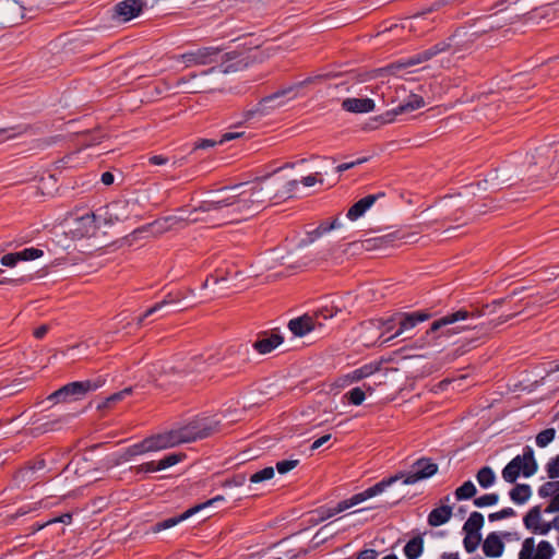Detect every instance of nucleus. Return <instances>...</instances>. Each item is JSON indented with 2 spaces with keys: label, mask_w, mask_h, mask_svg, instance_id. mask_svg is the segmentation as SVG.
<instances>
[{
  "label": "nucleus",
  "mask_w": 559,
  "mask_h": 559,
  "mask_svg": "<svg viewBox=\"0 0 559 559\" xmlns=\"http://www.w3.org/2000/svg\"><path fill=\"white\" fill-rule=\"evenodd\" d=\"M267 177L254 181L241 182L221 189L212 199L201 202L193 213H205L202 221L214 222L216 225L239 222L248 216L259 213L267 201L277 198L264 182ZM195 216L192 221H199Z\"/></svg>",
  "instance_id": "nucleus-1"
},
{
  "label": "nucleus",
  "mask_w": 559,
  "mask_h": 559,
  "mask_svg": "<svg viewBox=\"0 0 559 559\" xmlns=\"http://www.w3.org/2000/svg\"><path fill=\"white\" fill-rule=\"evenodd\" d=\"M480 317L481 312L465 308L448 313L431 323L426 331L424 342L428 346H440L443 338H451L463 331L476 328L473 322Z\"/></svg>",
  "instance_id": "nucleus-2"
},
{
  "label": "nucleus",
  "mask_w": 559,
  "mask_h": 559,
  "mask_svg": "<svg viewBox=\"0 0 559 559\" xmlns=\"http://www.w3.org/2000/svg\"><path fill=\"white\" fill-rule=\"evenodd\" d=\"M217 423L209 418H199L190 421L188 425L178 429L164 432V439L167 448H173L181 443L193 442L198 439H204L216 431Z\"/></svg>",
  "instance_id": "nucleus-3"
},
{
  "label": "nucleus",
  "mask_w": 559,
  "mask_h": 559,
  "mask_svg": "<svg viewBox=\"0 0 559 559\" xmlns=\"http://www.w3.org/2000/svg\"><path fill=\"white\" fill-rule=\"evenodd\" d=\"M538 465L534 457V451L526 445L522 455L514 456L502 469V477L507 483L514 484L523 474L524 477H531L537 472Z\"/></svg>",
  "instance_id": "nucleus-4"
},
{
  "label": "nucleus",
  "mask_w": 559,
  "mask_h": 559,
  "mask_svg": "<svg viewBox=\"0 0 559 559\" xmlns=\"http://www.w3.org/2000/svg\"><path fill=\"white\" fill-rule=\"evenodd\" d=\"M104 383L105 380L103 379L71 382L52 392L47 400L55 404L78 401L88 392L97 390Z\"/></svg>",
  "instance_id": "nucleus-5"
},
{
  "label": "nucleus",
  "mask_w": 559,
  "mask_h": 559,
  "mask_svg": "<svg viewBox=\"0 0 559 559\" xmlns=\"http://www.w3.org/2000/svg\"><path fill=\"white\" fill-rule=\"evenodd\" d=\"M219 64L212 67L207 71H203L201 76L205 78L209 73L218 72L222 74H228L245 70L250 63L253 62L249 51H229L219 52Z\"/></svg>",
  "instance_id": "nucleus-6"
},
{
  "label": "nucleus",
  "mask_w": 559,
  "mask_h": 559,
  "mask_svg": "<svg viewBox=\"0 0 559 559\" xmlns=\"http://www.w3.org/2000/svg\"><path fill=\"white\" fill-rule=\"evenodd\" d=\"M104 221L108 223L124 222L141 216L140 203L135 199H119L104 209Z\"/></svg>",
  "instance_id": "nucleus-7"
},
{
  "label": "nucleus",
  "mask_w": 559,
  "mask_h": 559,
  "mask_svg": "<svg viewBox=\"0 0 559 559\" xmlns=\"http://www.w3.org/2000/svg\"><path fill=\"white\" fill-rule=\"evenodd\" d=\"M451 47L452 44L447 41H440L421 52H418L414 56L391 63L390 66H388L386 70L392 74H397L399 71L426 62L436 57L437 55L448 51Z\"/></svg>",
  "instance_id": "nucleus-8"
},
{
  "label": "nucleus",
  "mask_w": 559,
  "mask_h": 559,
  "mask_svg": "<svg viewBox=\"0 0 559 559\" xmlns=\"http://www.w3.org/2000/svg\"><path fill=\"white\" fill-rule=\"evenodd\" d=\"M431 318V313L428 311H415V312H397L389 318V323H397L396 331L383 342H389L392 338L401 336L408 331L413 330L418 323L427 321Z\"/></svg>",
  "instance_id": "nucleus-9"
},
{
  "label": "nucleus",
  "mask_w": 559,
  "mask_h": 559,
  "mask_svg": "<svg viewBox=\"0 0 559 559\" xmlns=\"http://www.w3.org/2000/svg\"><path fill=\"white\" fill-rule=\"evenodd\" d=\"M219 52L221 48L209 46L176 56L174 59L183 62L186 67L206 66L211 63H217L219 60Z\"/></svg>",
  "instance_id": "nucleus-10"
},
{
  "label": "nucleus",
  "mask_w": 559,
  "mask_h": 559,
  "mask_svg": "<svg viewBox=\"0 0 559 559\" xmlns=\"http://www.w3.org/2000/svg\"><path fill=\"white\" fill-rule=\"evenodd\" d=\"M437 472L438 464L433 463L430 459L420 457L412 464L408 473H404L402 480L405 485H413L433 476Z\"/></svg>",
  "instance_id": "nucleus-11"
},
{
  "label": "nucleus",
  "mask_w": 559,
  "mask_h": 559,
  "mask_svg": "<svg viewBox=\"0 0 559 559\" xmlns=\"http://www.w3.org/2000/svg\"><path fill=\"white\" fill-rule=\"evenodd\" d=\"M555 548L548 540H542L535 547L533 537H527L522 543L519 559H552Z\"/></svg>",
  "instance_id": "nucleus-12"
},
{
  "label": "nucleus",
  "mask_w": 559,
  "mask_h": 559,
  "mask_svg": "<svg viewBox=\"0 0 559 559\" xmlns=\"http://www.w3.org/2000/svg\"><path fill=\"white\" fill-rule=\"evenodd\" d=\"M144 8L145 2L143 0H123L114 7L112 17L126 23L139 16Z\"/></svg>",
  "instance_id": "nucleus-13"
},
{
  "label": "nucleus",
  "mask_w": 559,
  "mask_h": 559,
  "mask_svg": "<svg viewBox=\"0 0 559 559\" xmlns=\"http://www.w3.org/2000/svg\"><path fill=\"white\" fill-rule=\"evenodd\" d=\"M164 449H167V443L164 439V435L159 433L156 436L145 438L141 442L129 447L127 450V454L130 456H135L146 452L158 451Z\"/></svg>",
  "instance_id": "nucleus-14"
},
{
  "label": "nucleus",
  "mask_w": 559,
  "mask_h": 559,
  "mask_svg": "<svg viewBox=\"0 0 559 559\" xmlns=\"http://www.w3.org/2000/svg\"><path fill=\"white\" fill-rule=\"evenodd\" d=\"M224 500V497L218 495L203 503H200V504H197L190 509H188L187 511H185L178 518H170V519H167L163 522H159L155 525V528L154 531L155 532H159L162 530H166V528H169V527H173L175 526L176 524H178L179 522L190 518L191 515L195 514L197 512L210 507V506H213L214 503H216L217 501H223Z\"/></svg>",
  "instance_id": "nucleus-15"
},
{
  "label": "nucleus",
  "mask_w": 559,
  "mask_h": 559,
  "mask_svg": "<svg viewBox=\"0 0 559 559\" xmlns=\"http://www.w3.org/2000/svg\"><path fill=\"white\" fill-rule=\"evenodd\" d=\"M295 91V87L290 86L281 91H277L269 96L263 97L259 104L255 110H248L246 112V119H250L255 112H264L265 110L273 109L277 106H282L283 102H277L280 98H283L287 95L293 94Z\"/></svg>",
  "instance_id": "nucleus-16"
},
{
  "label": "nucleus",
  "mask_w": 559,
  "mask_h": 559,
  "mask_svg": "<svg viewBox=\"0 0 559 559\" xmlns=\"http://www.w3.org/2000/svg\"><path fill=\"white\" fill-rule=\"evenodd\" d=\"M425 106V100L417 94L408 95L407 99L394 107L392 110L385 112V121L391 122L393 118L399 115L412 112Z\"/></svg>",
  "instance_id": "nucleus-17"
},
{
  "label": "nucleus",
  "mask_w": 559,
  "mask_h": 559,
  "mask_svg": "<svg viewBox=\"0 0 559 559\" xmlns=\"http://www.w3.org/2000/svg\"><path fill=\"white\" fill-rule=\"evenodd\" d=\"M374 102L371 98H345L342 109L353 114H366L374 110Z\"/></svg>",
  "instance_id": "nucleus-18"
},
{
  "label": "nucleus",
  "mask_w": 559,
  "mask_h": 559,
  "mask_svg": "<svg viewBox=\"0 0 559 559\" xmlns=\"http://www.w3.org/2000/svg\"><path fill=\"white\" fill-rule=\"evenodd\" d=\"M383 195H384V193L366 195L365 198L360 199L359 201H357L349 207L346 216L350 221H356L357 218L361 217L366 213V211L369 210L379 198H381Z\"/></svg>",
  "instance_id": "nucleus-19"
},
{
  "label": "nucleus",
  "mask_w": 559,
  "mask_h": 559,
  "mask_svg": "<svg viewBox=\"0 0 559 559\" xmlns=\"http://www.w3.org/2000/svg\"><path fill=\"white\" fill-rule=\"evenodd\" d=\"M284 338L280 334H262L259 338L253 343V348L262 355L271 353L277 346L283 343Z\"/></svg>",
  "instance_id": "nucleus-20"
},
{
  "label": "nucleus",
  "mask_w": 559,
  "mask_h": 559,
  "mask_svg": "<svg viewBox=\"0 0 559 559\" xmlns=\"http://www.w3.org/2000/svg\"><path fill=\"white\" fill-rule=\"evenodd\" d=\"M483 551L487 557L498 558L504 551V543L497 532L489 533L483 542Z\"/></svg>",
  "instance_id": "nucleus-21"
},
{
  "label": "nucleus",
  "mask_w": 559,
  "mask_h": 559,
  "mask_svg": "<svg viewBox=\"0 0 559 559\" xmlns=\"http://www.w3.org/2000/svg\"><path fill=\"white\" fill-rule=\"evenodd\" d=\"M404 477V473H399L394 476H391L389 478L382 479L381 481L377 483L376 485L367 488L366 490L357 493L358 499L360 501H365L369 498H372L381 492H383L389 486L393 485L397 480L402 479Z\"/></svg>",
  "instance_id": "nucleus-22"
},
{
  "label": "nucleus",
  "mask_w": 559,
  "mask_h": 559,
  "mask_svg": "<svg viewBox=\"0 0 559 559\" xmlns=\"http://www.w3.org/2000/svg\"><path fill=\"white\" fill-rule=\"evenodd\" d=\"M404 477V473H399L394 476H391L389 478L382 479L381 481L377 483L376 485L367 488L366 490L357 493L358 499L360 501H365L369 498H372L381 492H383L389 486L393 485L397 480L402 479Z\"/></svg>",
  "instance_id": "nucleus-23"
},
{
  "label": "nucleus",
  "mask_w": 559,
  "mask_h": 559,
  "mask_svg": "<svg viewBox=\"0 0 559 559\" xmlns=\"http://www.w3.org/2000/svg\"><path fill=\"white\" fill-rule=\"evenodd\" d=\"M288 329L298 337H302L314 329V321L310 316H301L288 322Z\"/></svg>",
  "instance_id": "nucleus-24"
},
{
  "label": "nucleus",
  "mask_w": 559,
  "mask_h": 559,
  "mask_svg": "<svg viewBox=\"0 0 559 559\" xmlns=\"http://www.w3.org/2000/svg\"><path fill=\"white\" fill-rule=\"evenodd\" d=\"M452 518V507L441 506L430 511L428 514V524L430 526H440L445 524Z\"/></svg>",
  "instance_id": "nucleus-25"
},
{
  "label": "nucleus",
  "mask_w": 559,
  "mask_h": 559,
  "mask_svg": "<svg viewBox=\"0 0 559 559\" xmlns=\"http://www.w3.org/2000/svg\"><path fill=\"white\" fill-rule=\"evenodd\" d=\"M510 499L516 504H524L532 496L531 486L516 484L509 492Z\"/></svg>",
  "instance_id": "nucleus-26"
},
{
  "label": "nucleus",
  "mask_w": 559,
  "mask_h": 559,
  "mask_svg": "<svg viewBox=\"0 0 559 559\" xmlns=\"http://www.w3.org/2000/svg\"><path fill=\"white\" fill-rule=\"evenodd\" d=\"M424 551V539L420 535L413 537L404 547L407 559H417Z\"/></svg>",
  "instance_id": "nucleus-27"
},
{
  "label": "nucleus",
  "mask_w": 559,
  "mask_h": 559,
  "mask_svg": "<svg viewBox=\"0 0 559 559\" xmlns=\"http://www.w3.org/2000/svg\"><path fill=\"white\" fill-rule=\"evenodd\" d=\"M542 522V507L535 506L533 507L523 518L524 526L531 531L532 533L536 527L539 526Z\"/></svg>",
  "instance_id": "nucleus-28"
},
{
  "label": "nucleus",
  "mask_w": 559,
  "mask_h": 559,
  "mask_svg": "<svg viewBox=\"0 0 559 559\" xmlns=\"http://www.w3.org/2000/svg\"><path fill=\"white\" fill-rule=\"evenodd\" d=\"M484 516L480 512L474 511L469 514L468 519L463 525V532L480 534L484 526Z\"/></svg>",
  "instance_id": "nucleus-29"
},
{
  "label": "nucleus",
  "mask_w": 559,
  "mask_h": 559,
  "mask_svg": "<svg viewBox=\"0 0 559 559\" xmlns=\"http://www.w3.org/2000/svg\"><path fill=\"white\" fill-rule=\"evenodd\" d=\"M28 127L24 124H16L0 128V143H3L9 140H13L19 135L24 134L27 131Z\"/></svg>",
  "instance_id": "nucleus-30"
},
{
  "label": "nucleus",
  "mask_w": 559,
  "mask_h": 559,
  "mask_svg": "<svg viewBox=\"0 0 559 559\" xmlns=\"http://www.w3.org/2000/svg\"><path fill=\"white\" fill-rule=\"evenodd\" d=\"M364 389H366L369 392L372 391V388L370 385L364 384V388L356 386L349 390L345 394V397H347L348 402L353 405H361L366 399V393Z\"/></svg>",
  "instance_id": "nucleus-31"
},
{
  "label": "nucleus",
  "mask_w": 559,
  "mask_h": 559,
  "mask_svg": "<svg viewBox=\"0 0 559 559\" xmlns=\"http://www.w3.org/2000/svg\"><path fill=\"white\" fill-rule=\"evenodd\" d=\"M377 370H378V367L376 365L367 364L358 369L353 370L350 373L347 374V378L352 382H357V381H360V380L371 376Z\"/></svg>",
  "instance_id": "nucleus-32"
},
{
  "label": "nucleus",
  "mask_w": 559,
  "mask_h": 559,
  "mask_svg": "<svg viewBox=\"0 0 559 559\" xmlns=\"http://www.w3.org/2000/svg\"><path fill=\"white\" fill-rule=\"evenodd\" d=\"M476 479L480 487L489 488L495 484L496 475L491 467L484 466L477 472Z\"/></svg>",
  "instance_id": "nucleus-33"
},
{
  "label": "nucleus",
  "mask_w": 559,
  "mask_h": 559,
  "mask_svg": "<svg viewBox=\"0 0 559 559\" xmlns=\"http://www.w3.org/2000/svg\"><path fill=\"white\" fill-rule=\"evenodd\" d=\"M102 209L95 213L85 214L79 218V222L86 228L85 233H90L98 227L99 221L103 218Z\"/></svg>",
  "instance_id": "nucleus-34"
},
{
  "label": "nucleus",
  "mask_w": 559,
  "mask_h": 559,
  "mask_svg": "<svg viewBox=\"0 0 559 559\" xmlns=\"http://www.w3.org/2000/svg\"><path fill=\"white\" fill-rule=\"evenodd\" d=\"M178 300H179V298L174 297L171 293L167 294L166 297L162 301L155 304L153 307L147 309L143 313V316L139 317L138 324H142L145 318H147V317L152 316L153 313H155L156 311L160 310L164 306L175 304Z\"/></svg>",
  "instance_id": "nucleus-35"
},
{
  "label": "nucleus",
  "mask_w": 559,
  "mask_h": 559,
  "mask_svg": "<svg viewBox=\"0 0 559 559\" xmlns=\"http://www.w3.org/2000/svg\"><path fill=\"white\" fill-rule=\"evenodd\" d=\"M477 492V489L472 480H466L455 490L456 500H467L473 498Z\"/></svg>",
  "instance_id": "nucleus-36"
},
{
  "label": "nucleus",
  "mask_w": 559,
  "mask_h": 559,
  "mask_svg": "<svg viewBox=\"0 0 559 559\" xmlns=\"http://www.w3.org/2000/svg\"><path fill=\"white\" fill-rule=\"evenodd\" d=\"M46 466V462L44 459H38L34 462H28L25 467L21 468L17 474L16 478H21L24 480L29 473H34L37 471L44 469Z\"/></svg>",
  "instance_id": "nucleus-37"
},
{
  "label": "nucleus",
  "mask_w": 559,
  "mask_h": 559,
  "mask_svg": "<svg viewBox=\"0 0 559 559\" xmlns=\"http://www.w3.org/2000/svg\"><path fill=\"white\" fill-rule=\"evenodd\" d=\"M464 533H465V537L463 539L464 548H465L466 552L472 554L478 548V546L481 542V534H475V533H469V532H464Z\"/></svg>",
  "instance_id": "nucleus-38"
},
{
  "label": "nucleus",
  "mask_w": 559,
  "mask_h": 559,
  "mask_svg": "<svg viewBox=\"0 0 559 559\" xmlns=\"http://www.w3.org/2000/svg\"><path fill=\"white\" fill-rule=\"evenodd\" d=\"M132 392V388H126L119 392H116L108 396L103 404L98 406V408H109L112 404L123 400L126 396L130 395Z\"/></svg>",
  "instance_id": "nucleus-39"
},
{
  "label": "nucleus",
  "mask_w": 559,
  "mask_h": 559,
  "mask_svg": "<svg viewBox=\"0 0 559 559\" xmlns=\"http://www.w3.org/2000/svg\"><path fill=\"white\" fill-rule=\"evenodd\" d=\"M559 492V480H551L543 484L538 488V495L542 498H548Z\"/></svg>",
  "instance_id": "nucleus-40"
},
{
  "label": "nucleus",
  "mask_w": 559,
  "mask_h": 559,
  "mask_svg": "<svg viewBox=\"0 0 559 559\" xmlns=\"http://www.w3.org/2000/svg\"><path fill=\"white\" fill-rule=\"evenodd\" d=\"M552 156V152L548 146H542L536 150L535 154L532 155V159H534V164H540L542 167L548 164V159Z\"/></svg>",
  "instance_id": "nucleus-41"
},
{
  "label": "nucleus",
  "mask_w": 559,
  "mask_h": 559,
  "mask_svg": "<svg viewBox=\"0 0 559 559\" xmlns=\"http://www.w3.org/2000/svg\"><path fill=\"white\" fill-rule=\"evenodd\" d=\"M555 436H556V430L554 428H547L545 430H542L536 436V444L539 448H545L555 439Z\"/></svg>",
  "instance_id": "nucleus-42"
},
{
  "label": "nucleus",
  "mask_w": 559,
  "mask_h": 559,
  "mask_svg": "<svg viewBox=\"0 0 559 559\" xmlns=\"http://www.w3.org/2000/svg\"><path fill=\"white\" fill-rule=\"evenodd\" d=\"M19 261H31L44 255V251L37 248H25L16 252Z\"/></svg>",
  "instance_id": "nucleus-43"
},
{
  "label": "nucleus",
  "mask_w": 559,
  "mask_h": 559,
  "mask_svg": "<svg viewBox=\"0 0 559 559\" xmlns=\"http://www.w3.org/2000/svg\"><path fill=\"white\" fill-rule=\"evenodd\" d=\"M499 501L497 493H486L474 499L473 503L477 508H484L487 506H493Z\"/></svg>",
  "instance_id": "nucleus-44"
},
{
  "label": "nucleus",
  "mask_w": 559,
  "mask_h": 559,
  "mask_svg": "<svg viewBox=\"0 0 559 559\" xmlns=\"http://www.w3.org/2000/svg\"><path fill=\"white\" fill-rule=\"evenodd\" d=\"M185 457V454L182 453H170L164 456L162 460L158 461L159 468L166 469L170 466H174L175 464L179 463Z\"/></svg>",
  "instance_id": "nucleus-45"
},
{
  "label": "nucleus",
  "mask_w": 559,
  "mask_h": 559,
  "mask_svg": "<svg viewBox=\"0 0 559 559\" xmlns=\"http://www.w3.org/2000/svg\"><path fill=\"white\" fill-rule=\"evenodd\" d=\"M274 476V468L272 466L264 467L263 469L250 476L251 483H261L271 479Z\"/></svg>",
  "instance_id": "nucleus-46"
},
{
  "label": "nucleus",
  "mask_w": 559,
  "mask_h": 559,
  "mask_svg": "<svg viewBox=\"0 0 559 559\" xmlns=\"http://www.w3.org/2000/svg\"><path fill=\"white\" fill-rule=\"evenodd\" d=\"M525 289V287H521L520 289H515L510 296H508L507 298H500V299H496L492 301L491 305H485L481 309H477V308H472L471 311H479L481 312V317L486 313V310L491 308V307H500L507 299L511 298L512 296L519 294V293H522L523 290Z\"/></svg>",
  "instance_id": "nucleus-47"
},
{
  "label": "nucleus",
  "mask_w": 559,
  "mask_h": 559,
  "mask_svg": "<svg viewBox=\"0 0 559 559\" xmlns=\"http://www.w3.org/2000/svg\"><path fill=\"white\" fill-rule=\"evenodd\" d=\"M546 471L549 478L556 479L559 477V454L547 463Z\"/></svg>",
  "instance_id": "nucleus-48"
},
{
  "label": "nucleus",
  "mask_w": 559,
  "mask_h": 559,
  "mask_svg": "<svg viewBox=\"0 0 559 559\" xmlns=\"http://www.w3.org/2000/svg\"><path fill=\"white\" fill-rule=\"evenodd\" d=\"M299 464V460H284L276 463V469L280 474H286Z\"/></svg>",
  "instance_id": "nucleus-49"
},
{
  "label": "nucleus",
  "mask_w": 559,
  "mask_h": 559,
  "mask_svg": "<svg viewBox=\"0 0 559 559\" xmlns=\"http://www.w3.org/2000/svg\"><path fill=\"white\" fill-rule=\"evenodd\" d=\"M516 513L515 511L512 509V508H504L498 512H495V513H490L488 515V519L490 522H495V521H499V520H502V519H507V518H512L514 516Z\"/></svg>",
  "instance_id": "nucleus-50"
},
{
  "label": "nucleus",
  "mask_w": 559,
  "mask_h": 559,
  "mask_svg": "<svg viewBox=\"0 0 559 559\" xmlns=\"http://www.w3.org/2000/svg\"><path fill=\"white\" fill-rule=\"evenodd\" d=\"M359 503H361V501H360V499H358L357 493H356L352 498L338 502L337 506L335 507V512L341 513V512H343L354 506H357Z\"/></svg>",
  "instance_id": "nucleus-51"
},
{
  "label": "nucleus",
  "mask_w": 559,
  "mask_h": 559,
  "mask_svg": "<svg viewBox=\"0 0 559 559\" xmlns=\"http://www.w3.org/2000/svg\"><path fill=\"white\" fill-rule=\"evenodd\" d=\"M338 226H340V223H338L337 218L333 219V222L330 223V224L329 223H322L313 231V235L316 237H320L323 234H325V233H328V231H330V230H332V229H334V228H336Z\"/></svg>",
  "instance_id": "nucleus-52"
},
{
  "label": "nucleus",
  "mask_w": 559,
  "mask_h": 559,
  "mask_svg": "<svg viewBox=\"0 0 559 559\" xmlns=\"http://www.w3.org/2000/svg\"><path fill=\"white\" fill-rule=\"evenodd\" d=\"M155 471H162V469L159 468V463L154 462V461L143 463L136 467L138 473H150V472H155Z\"/></svg>",
  "instance_id": "nucleus-53"
},
{
  "label": "nucleus",
  "mask_w": 559,
  "mask_h": 559,
  "mask_svg": "<svg viewBox=\"0 0 559 559\" xmlns=\"http://www.w3.org/2000/svg\"><path fill=\"white\" fill-rule=\"evenodd\" d=\"M20 262L16 252L7 253L1 258V264L3 266L13 267Z\"/></svg>",
  "instance_id": "nucleus-54"
},
{
  "label": "nucleus",
  "mask_w": 559,
  "mask_h": 559,
  "mask_svg": "<svg viewBox=\"0 0 559 559\" xmlns=\"http://www.w3.org/2000/svg\"><path fill=\"white\" fill-rule=\"evenodd\" d=\"M552 528H555L554 520L550 522H540L539 526L535 528L534 534L547 535Z\"/></svg>",
  "instance_id": "nucleus-55"
},
{
  "label": "nucleus",
  "mask_w": 559,
  "mask_h": 559,
  "mask_svg": "<svg viewBox=\"0 0 559 559\" xmlns=\"http://www.w3.org/2000/svg\"><path fill=\"white\" fill-rule=\"evenodd\" d=\"M367 160L366 157L364 158H358L356 160H353V162H349V163H343V164H340L337 167H336V171L337 173H343L345 170H348L353 167H355L356 165H360L362 163H365Z\"/></svg>",
  "instance_id": "nucleus-56"
},
{
  "label": "nucleus",
  "mask_w": 559,
  "mask_h": 559,
  "mask_svg": "<svg viewBox=\"0 0 559 559\" xmlns=\"http://www.w3.org/2000/svg\"><path fill=\"white\" fill-rule=\"evenodd\" d=\"M58 424V421H47L45 424H41L33 429L34 435L38 433H45L47 431H51L55 429V426Z\"/></svg>",
  "instance_id": "nucleus-57"
},
{
  "label": "nucleus",
  "mask_w": 559,
  "mask_h": 559,
  "mask_svg": "<svg viewBox=\"0 0 559 559\" xmlns=\"http://www.w3.org/2000/svg\"><path fill=\"white\" fill-rule=\"evenodd\" d=\"M545 513L559 512V492L551 497L549 504L544 510Z\"/></svg>",
  "instance_id": "nucleus-58"
},
{
  "label": "nucleus",
  "mask_w": 559,
  "mask_h": 559,
  "mask_svg": "<svg viewBox=\"0 0 559 559\" xmlns=\"http://www.w3.org/2000/svg\"><path fill=\"white\" fill-rule=\"evenodd\" d=\"M72 521V515L70 513H66V514H62L61 516L59 518H56L53 520H50L48 521L47 523L45 524H41L37 527V530H41L43 527H45L46 525L50 524V523H56V522H60V523H64V524H70Z\"/></svg>",
  "instance_id": "nucleus-59"
},
{
  "label": "nucleus",
  "mask_w": 559,
  "mask_h": 559,
  "mask_svg": "<svg viewBox=\"0 0 559 559\" xmlns=\"http://www.w3.org/2000/svg\"><path fill=\"white\" fill-rule=\"evenodd\" d=\"M372 240L374 241V247H385L394 240V235L388 234L385 236H381Z\"/></svg>",
  "instance_id": "nucleus-60"
},
{
  "label": "nucleus",
  "mask_w": 559,
  "mask_h": 559,
  "mask_svg": "<svg viewBox=\"0 0 559 559\" xmlns=\"http://www.w3.org/2000/svg\"><path fill=\"white\" fill-rule=\"evenodd\" d=\"M318 176H320L319 173L314 174V175H309V176H306L301 179V183L305 186V187H312L314 186L317 182H322L323 179L322 178H318Z\"/></svg>",
  "instance_id": "nucleus-61"
},
{
  "label": "nucleus",
  "mask_w": 559,
  "mask_h": 559,
  "mask_svg": "<svg viewBox=\"0 0 559 559\" xmlns=\"http://www.w3.org/2000/svg\"><path fill=\"white\" fill-rule=\"evenodd\" d=\"M216 144L213 140L202 139L194 143V150H205L207 147H212Z\"/></svg>",
  "instance_id": "nucleus-62"
},
{
  "label": "nucleus",
  "mask_w": 559,
  "mask_h": 559,
  "mask_svg": "<svg viewBox=\"0 0 559 559\" xmlns=\"http://www.w3.org/2000/svg\"><path fill=\"white\" fill-rule=\"evenodd\" d=\"M378 552L374 549H365L360 551L356 559H377Z\"/></svg>",
  "instance_id": "nucleus-63"
},
{
  "label": "nucleus",
  "mask_w": 559,
  "mask_h": 559,
  "mask_svg": "<svg viewBox=\"0 0 559 559\" xmlns=\"http://www.w3.org/2000/svg\"><path fill=\"white\" fill-rule=\"evenodd\" d=\"M167 162L168 158L163 155H153L148 158V163L156 166L165 165Z\"/></svg>",
  "instance_id": "nucleus-64"
}]
</instances>
